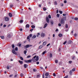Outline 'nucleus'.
Listing matches in <instances>:
<instances>
[{
    "label": "nucleus",
    "instance_id": "f257e3e1",
    "mask_svg": "<svg viewBox=\"0 0 78 78\" xmlns=\"http://www.w3.org/2000/svg\"><path fill=\"white\" fill-rule=\"evenodd\" d=\"M65 20H66V16L63 17L61 19L60 23H61V24L64 23L65 22Z\"/></svg>",
    "mask_w": 78,
    "mask_h": 78
},
{
    "label": "nucleus",
    "instance_id": "f03ea898",
    "mask_svg": "<svg viewBox=\"0 0 78 78\" xmlns=\"http://www.w3.org/2000/svg\"><path fill=\"white\" fill-rule=\"evenodd\" d=\"M32 46H33V45H31L27 44L26 46H24V47H25L26 48H29L30 47H31Z\"/></svg>",
    "mask_w": 78,
    "mask_h": 78
},
{
    "label": "nucleus",
    "instance_id": "7ed1b4c3",
    "mask_svg": "<svg viewBox=\"0 0 78 78\" xmlns=\"http://www.w3.org/2000/svg\"><path fill=\"white\" fill-rule=\"evenodd\" d=\"M32 61L31 60H25L24 62L26 63H28V62H31Z\"/></svg>",
    "mask_w": 78,
    "mask_h": 78
},
{
    "label": "nucleus",
    "instance_id": "20e7f679",
    "mask_svg": "<svg viewBox=\"0 0 78 78\" xmlns=\"http://www.w3.org/2000/svg\"><path fill=\"white\" fill-rule=\"evenodd\" d=\"M12 53H13V54H15V55H17V53L16 52V51H15V50L14 49H13L12 50Z\"/></svg>",
    "mask_w": 78,
    "mask_h": 78
},
{
    "label": "nucleus",
    "instance_id": "39448f33",
    "mask_svg": "<svg viewBox=\"0 0 78 78\" xmlns=\"http://www.w3.org/2000/svg\"><path fill=\"white\" fill-rule=\"evenodd\" d=\"M46 20L47 23H49V19L48 16L46 17Z\"/></svg>",
    "mask_w": 78,
    "mask_h": 78
},
{
    "label": "nucleus",
    "instance_id": "423d86ee",
    "mask_svg": "<svg viewBox=\"0 0 78 78\" xmlns=\"http://www.w3.org/2000/svg\"><path fill=\"white\" fill-rule=\"evenodd\" d=\"M45 34L43 33H42L41 34V37H45Z\"/></svg>",
    "mask_w": 78,
    "mask_h": 78
},
{
    "label": "nucleus",
    "instance_id": "0eeeda50",
    "mask_svg": "<svg viewBox=\"0 0 78 78\" xmlns=\"http://www.w3.org/2000/svg\"><path fill=\"white\" fill-rule=\"evenodd\" d=\"M9 18L8 17H6L5 18V21H9Z\"/></svg>",
    "mask_w": 78,
    "mask_h": 78
},
{
    "label": "nucleus",
    "instance_id": "6e6552de",
    "mask_svg": "<svg viewBox=\"0 0 78 78\" xmlns=\"http://www.w3.org/2000/svg\"><path fill=\"white\" fill-rule=\"evenodd\" d=\"M33 20H34V21H36V20H37V18H36V17H34Z\"/></svg>",
    "mask_w": 78,
    "mask_h": 78
},
{
    "label": "nucleus",
    "instance_id": "1a4fd4ad",
    "mask_svg": "<svg viewBox=\"0 0 78 78\" xmlns=\"http://www.w3.org/2000/svg\"><path fill=\"white\" fill-rule=\"evenodd\" d=\"M45 76H48V75H49V73H46L45 74Z\"/></svg>",
    "mask_w": 78,
    "mask_h": 78
},
{
    "label": "nucleus",
    "instance_id": "9d476101",
    "mask_svg": "<svg viewBox=\"0 0 78 78\" xmlns=\"http://www.w3.org/2000/svg\"><path fill=\"white\" fill-rule=\"evenodd\" d=\"M9 17H11L12 16V14L11 13H9Z\"/></svg>",
    "mask_w": 78,
    "mask_h": 78
},
{
    "label": "nucleus",
    "instance_id": "9b49d317",
    "mask_svg": "<svg viewBox=\"0 0 78 78\" xmlns=\"http://www.w3.org/2000/svg\"><path fill=\"white\" fill-rule=\"evenodd\" d=\"M19 62L20 63V64H23V61H22L19 60Z\"/></svg>",
    "mask_w": 78,
    "mask_h": 78
},
{
    "label": "nucleus",
    "instance_id": "f8f14e48",
    "mask_svg": "<svg viewBox=\"0 0 78 78\" xmlns=\"http://www.w3.org/2000/svg\"><path fill=\"white\" fill-rule=\"evenodd\" d=\"M46 44L47 42L45 41H44L43 43V45H44H44H46Z\"/></svg>",
    "mask_w": 78,
    "mask_h": 78
},
{
    "label": "nucleus",
    "instance_id": "ddd939ff",
    "mask_svg": "<svg viewBox=\"0 0 78 78\" xmlns=\"http://www.w3.org/2000/svg\"><path fill=\"white\" fill-rule=\"evenodd\" d=\"M26 28H29L30 27V25L28 24H27L26 25Z\"/></svg>",
    "mask_w": 78,
    "mask_h": 78
},
{
    "label": "nucleus",
    "instance_id": "4468645a",
    "mask_svg": "<svg viewBox=\"0 0 78 78\" xmlns=\"http://www.w3.org/2000/svg\"><path fill=\"white\" fill-rule=\"evenodd\" d=\"M7 37L9 38L11 37V34H7Z\"/></svg>",
    "mask_w": 78,
    "mask_h": 78
},
{
    "label": "nucleus",
    "instance_id": "2eb2a0df",
    "mask_svg": "<svg viewBox=\"0 0 78 78\" xmlns=\"http://www.w3.org/2000/svg\"><path fill=\"white\" fill-rule=\"evenodd\" d=\"M48 25V24H47V23H46L44 25V28H45V27H47V26Z\"/></svg>",
    "mask_w": 78,
    "mask_h": 78
},
{
    "label": "nucleus",
    "instance_id": "dca6fc26",
    "mask_svg": "<svg viewBox=\"0 0 78 78\" xmlns=\"http://www.w3.org/2000/svg\"><path fill=\"white\" fill-rule=\"evenodd\" d=\"M58 36L59 37H62V34H59L58 35Z\"/></svg>",
    "mask_w": 78,
    "mask_h": 78
},
{
    "label": "nucleus",
    "instance_id": "f3484780",
    "mask_svg": "<svg viewBox=\"0 0 78 78\" xmlns=\"http://www.w3.org/2000/svg\"><path fill=\"white\" fill-rule=\"evenodd\" d=\"M36 35H33V36L32 37V38H33V39H34L36 38Z\"/></svg>",
    "mask_w": 78,
    "mask_h": 78
},
{
    "label": "nucleus",
    "instance_id": "a211bd4d",
    "mask_svg": "<svg viewBox=\"0 0 78 78\" xmlns=\"http://www.w3.org/2000/svg\"><path fill=\"white\" fill-rule=\"evenodd\" d=\"M27 64H25L24 65V67L26 69L27 68Z\"/></svg>",
    "mask_w": 78,
    "mask_h": 78
},
{
    "label": "nucleus",
    "instance_id": "6ab92c4d",
    "mask_svg": "<svg viewBox=\"0 0 78 78\" xmlns=\"http://www.w3.org/2000/svg\"><path fill=\"white\" fill-rule=\"evenodd\" d=\"M36 61H37L39 60V56H37V57H36Z\"/></svg>",
    "mask_w": 78,
    "mask_h": 78
},
{
    "label": "nucleus",
    "instance_id": "aec40b11",
    "mask_svg": "<svg viewBox=\"0 0 78 78\" xmlns=\"http://www.w3.org/2000/svg\"><path fill=\"white\" fill-rule=\"evenodd\" d=\"M0 37L2 39H5V37L3 36H0Z\"/></svg>",
    "mask_w": 78,
    "mask_h": 78
},
{
    "label": "nucleus",
    "instance_id": "412c9836",
    "mask_svg": "<svg viewBox=\"0 0 78 78\" xmlns=\"http://www.w3.org/2000/svg\"><path fill=\"white\" fill-rule=\"evenodd\" d=\"M73 72H75V68H73L71 70Z\"/></svg>",
    "mask_w": 78,
    "mask_h": 78
},
{
    "label": "nucleus",
    "instance_id": "4be33fe9",
    "mask_svg": "<svg viewBox=\"0 0 78 78\" xmlns=\"http://www.w3.org/2000/svg\"><path fill=\"white\" fill-rule=\"evenodd\" d=\"M47 52V51L45 50L42 53V55H44L45 53Z\"/></svg>",
    "mask_w": 78,
    "mask_h": 78
},
{
    "label": "nucleus",
    "instance_id": "5701e85b",
    "mask_svg": "<svg viewBox=\"0 0 78 78\" xmlns=\"http://www.w3.org/2000/svg\"><path fill=\"white\" fill-rule=\"evenodd\" d=\"M72 72L73 71H72V70H71L69 72V74L71 75H72Z\"/></svg>",
    "mask_w": 78,
    "mask_h": 78
},
{
    "label": "nucleus",
    "instance_id": "b1692460",
    "mask_svg": "<svg viewBox=\"0 0 78 78\" xmlns=\"http://www.w3.org/2000/svg\"><path fill=\"white\" fill-rule=\"evenodd\" d=\"M15 46H14V44H12V48H14Z\"/></svg>",
    "mask_w": 78,
    "mask_h": 78
},
{
    "label": "nucleus",
    "instance_id": "393cba45",
    "mask_svg": "<svg viewBox=\"0 0 78 78\" xmlns=\"http://www.w3.org/2000/svg\"><path fill=\"white\" fill-rule=\"evenodd\" d=\"M65 27L66 28H68V25L67 24H66L65 25Z\"/></svg>",
    "mask_w": 78,
    "mask_h": 78
},
{
    "label": "nucleus",
    "instance_id": "a878e982",
    "mask_svg": "<svg viewBox=\"0 0 78 78\" xmlns=\"http://www.w3.org/2000/svg\"><path fill=\"white\" fill-rule=\"evenodd\" d=\"M42 48V45H41L39 47V48L40 49H41Z\"/></svg>",
    "mask_w": 78,
    "mask_h": 78
},
{
    "label": "nucleus",
    "instance_id": "bb28decb",
    "mask_svg": "<svg viewBox=\"0 0 78 78\" xmlns=\"http://www.w3.org/2000/svg\"><path fill=\"white\" fill-rule=\"evenodd\" d=\"M31 27L32 28H35V26L34 25L31 26Z\"/></svg>",
    "mask_w": 78,
    "mask_h": 78
},
{
    "label": "nucleus",
    "instance_id": "cd10ccee",
    "mask_svg": "<svg viewBox=\"0 0 78 78\" xmlns=\"http://www.w3.org/2000/svg\"><path fill=\"white\" fill-rule=\"evenodd\" d=\"M37 71V70H36V69H33V71L34 72H36Z\"/></svg>",
    "mask_w": 78,
    "mask_h": 78
},
{
    "label": "nucleus",
    "instance_id": "c85d7f7f",
    "mask_svg": "<svg viewBox=\"0 0 78 78\" xmlns=\"http://www.w3.org/2000/svg\"><path fill=\"white\" fill-rule=\"evenodd\" d=\"M40 76H41L39 75H38L37 76V78H40Z\"/></svg>",
    "mask_w": 78,
    "mask_h": 78
},
{
    "label": "nucleus",
    "instance_id": "c756f323",
    "mask_svg": "<svg viewBox=\"0 0 78 78\" xmlns=\"http://www.w3.org/2000/svg\"><path fill=\"white\" fill-rule=\"evenodd\" d=\"M20 59L21 60H22V61H23V58H22V57L20 56Z\"/></svg>",
    "mask_w": 78,
    "mask_h": 78
},
{
    "label": "nucleus",
    "instance_id": "7c9ffc66",
    "mask_svg": "<svg viewBox=\"0 0 78 78\" xmlns=\"http://www.w3.org/2000/svg\"><path fill=\"white\" fill-rule=\"evenodd\" d=\"M33 62H36V59H33Z\"/></svg>",
    "mask_w": 78,
    "mask_h": 78
},
{
    "label": "nucleus",
    "instance_id": "2f4dec72",
    "mask_svg": "<svg viewBox=\"0 0 78 78\" xmlns=\"http://www.w3.org/2000/svg\"><path fill=\"white\" fill-rule=\"evenodd\" d=\"M15 51H17L18 50V48L17 47H16L15 48Z\"/></svg>",
    "mask_w": 78,
    "mask_h": 78
},
{
    "label": "nucleus",
    "instance_id": "473e14b6",
    "mask_svg": "<svg viewBox=\"0 0 78 78\" xmlns=\"http://www.w3.org/2000/svg\"><path fill=\"white\" fill-rule=\"evenodd\" d=\"M60 6H64V4H63V3H60Z\"/></svg>",
    "mask_w": 78,
    "mask_h": 78
},
{
    "label": "nucleus",
    "instance_id": "72a5a7b5",
    "mask_svg": "<svg viewBox=\"0 0 78 78\" xmlns=\"http://www.w3.org/2000/svg\"><path fill=\"white\" fill-rule=\"evenodd\" d=\"M48 17L49 19H51V15H50L48 16Z\"/></svg>",
    "mask_w": 78,
    "mask_h": 78
},
{
    "label": "nucleus",
    "instance_id": "f704fd0d",
    "mask_svg": "<svg viewBox=\"0 0 78 78\" xmlns=\"http://www.w3.org/2000/svg\"><path fill=\"white\" fill-rule=\"evenodd\" d=\"M39 35H40V33H38L37 35V37H39Z\"/></svg>",
    "mask_w": 78,
    "mask_h": 78
},
{
    "label": "nucleus",
    "instance_id": "c9c22d12",
    "mask_svg": "<svg viewBox=\"0 0 78 78\" xmlns=\"http://www.w3.org/2000/svg\"><path fill=\"white\" fill-rule=\"evenodd\" d=\"M27 51H24V54H25V55L26 54V53H27Z\"/></svg>",
    "mask_w": 78,
    "mask_h": 78
},
{
    "label": "nucleus",
    "instance_id": "e433bc0d",
    "mask_svg": "<svg viewBox=\"0 0 78 78\" xmlns=\"http://www.w3.org/2000/svg\"><path fill=\"white\" fill-rule=\"evenodd\" d=\"M75 56H73L72 57V59H75Z\"/></svg>",
    "mask_w": 78,
    "mask_h": 78
},
{
    "label": "nucleus",
    "instance_id": "4c0bfd02",
    "mask_svg": "<svg viewBox=\"0 0 78 78\" xmlns=\"http://www.w3.org/2000/svg\"><path fill=\"white\" fill-rule=\"evenodd\" d=\"M54 4L55 5H57V2H56V1H55L54 2Z\"/></svg>",
    "mask_w": 78,
    "mask_h": 78
},
{
    "label": "nucleus",
    "instance_id": "58836bf2",
    "mask_svg": "<svg viewBox=\"0 0 78 78\" xmlns=\"http://www.w3.org/2000/svg\"><path fill=\"white\" fill-rule=\"evenodd\" d=\"M20 76H21L22 77L23 76V74L22 73H21Z\"/></svg>",
    "mask_w": 78,
    "mask_h": 78
},
{
    "label": "nucleus",
    "instance_id": "ea45409f",
    "mask_svg": "<svg viewBox=\"0 0 78 78\" xmlns=\"http://www.w3.org/2000/svg\"><path fill=\"white\" fill-rule=\"evenodd\" d=\"M59 12L60 14H62V11H59Z\"/></svg>",
    "mask_w": 78,
    "mask_h": 78
},
{
    "label": "nucleus",
    "instance_id": "a19ab883",
    "mask_svg": "<svg viewBox=\"0 0 78 78\" xmlns=\"http://www.w3.org/2000/svg\"><path fill=\"white\" fill-rule=\"evenodd\" d=\"M43 9L44 11H46V10H47V9H46L45 7L43 8Z\"/></svg>",
    "mask_w": 78,
    "mask_h": 78
},
{
    "label": "nucleus",
    "instance_id": "79ce46f5",
    "mask_svg": "<svg viewBox=\"0 0 78 78\" xmlns=\"http://www.w3.org/2000/svg\"><path fill=\"white\" fill-rule=\"evenodd\" d=\"M55 63H57L58 62V60H55Z\"/></svg>",
    "mask_w": 78,
    "mask_h": 78
},
{
    "label": "nucleus",
    "instance_id": "37998d69",
    "mask_svg": "<svg viewBox=\"0 0 78 78\" xmlns=\"http://www.w3.org/2000/svg\"><path fill=\"white\" fill-rule=\"evenodd\" d=\"M36 56H37L35 55L33 58H32V59H35V58H36Z\"/></svg>",
    "mask_w": 78,
    "mask_h": 78
},
{
    "label": "nucleus",
    "instance_id": "c03bdc74",
    "mask_svg": "<svg viewBox=\"0 0 78 78\" xmlns=\"http://www.w3.org/2000/svg\"><path fill=\"white\" fill-rule=\"evenodd\" d=\"M23 22V20H21L20 21V23H22Z\"/></svg>",
    "mask_w": 78,
    "mask_h": 78
},
{
    "label": "nucleus",
    "instance_id": "a18cd8bd",
    "mask_svg": "<svg viewBox=\"0 0 78 78\" xmlns=\"http://www.w3.org/2000/svg\"><path fill=\"white\" fill-rule=\"evenodd\" d=\"M57 17H59V15L58 14H57Z\"/></svg>",
    "mask_w": 78,
    "mask_h": 78
},
{
    "label": "nucleus",
    "instance_id": "49530a36",
    "mask_svg": "<svg viewBox=\"0 0 78 78\" xmlns=\"http://www.w3.org/2000/svg\"><path fill=\"white\" fill-rule=\"evenodd\" d=\"M66 43H67V41H66L64 42L63 44V45H65V44H66Z\"/></svg>",
    "mask_w": 78,
    "mask_h": 78
},
{
    "label": "nucleus",
    "instance_id": "de8ad7c7",
    "mask_svg": "<svg viewBox=\"0 0 78 78\" xmlns=\"http://www.w3.org/2000/svg\"><path fill=\"white\" fill-rule=\"evenodd\" d=\"M75 20H78V18L77 17H76L74 18Z\"/></svg>",
    "mask_w": 78,
    "mask_h": 78
},
{
    "label": "nucleus",
    "instance_id": "09e8293b",
    "mask_svg": "<svg viewBox=\"0 0 78 78\" xmlns=\"http://www.w3.org/2000/svg\"><path fill=\"white\" fill-rule=\"evenodd\" d=\"M31 57V55H28L27 58H30Z\"/></svg>",
    "mask_w": 78,
    "mask_h": 78
},
{
    "label": "nucleus",
    "instance_id": "8fccbe9b",
    "mask_svg": "<svg viewBox=\"0 0 78 78\" xmlns=\"http://www.w3.org/2000/svg\"><path fill=\"white\" fill-rule=\"evenodd\" d=\"M36 64H37V65H38V64H39V62H36Z\"/></svg>",
    "mask_w": 78,
    "mask_h": 78
},
{
    "label": "nucleus",
    "instance_id": "3c124183",
    "mask_svg": "<svg viewBox=\"0 0 78 78\" xmlns=\"http://www.w3.org/2000/svg\"><path fill=\"white\" fill-rule=\"evenodd\" d=\"M10 8H12V7H13V5H11L10 6Z\"/></svg>",
    "mask_w": 78,
    "mask_h": 78
},
{
    "label": "nucleus",
    "instance_id": "603ef678",
    "mask_svg": "<svg viewBox=\"0 0 78 78\" xmlns=\"http://www.w3.org/2000/svg\"><path fill=\"white\" fill-rule=\"evenodd\" d=\"M13 76V74L10 75L9 76V77H12V76Z\"/></svg>",
    "mask_w": 78,
    "mask_h": 78
},
{
    "label": "nucleus",
    "instance_id": "864d4df0",
    "mask_svg": "<svg viewBox=\"0 0 78 78\" xmlns=\"http://www.w3.org/2000/svg\"><path fill=\"white\" fill-rule=\"evenodd\" d=\"M68 78V75L64 77V78Z\"/></svg>",
    "mask_w": 78,
    "mask_h": 78
},
{
    "label": "nucleus",
    "instance_id": "5fc2aeb1",
    "mask_svg": "<svg viewBox=\"0 0 78 78\" xmlns=\"http://www.w3.org/2000/svg\"><path fill=\"white\" fill-rule=\"evenodd\" d=\"M50 57L51 58V57H52V54L50 53Z\"/></svg>",
    "mask_w": 78,
    "mask_h": 78
},
{
    "label": "nucleus",
    "instance_id": "6e6d98bb",
    "mask_svg": "<svg viewBox=\"0 0 78 78\" xmlns=\"http://www.w3.org/2000/svg\"><path fill=\"white\" fill-rule=\"evenodd\" d=\"M58 26L59 27H61V23H59L58 24Z\"/></svg>",
    "mask_w": 78,
    "mask_h": 78
},
{
    "label": "nucleus",
    "instance_id": "4d7b16f0",
    "mask_svg": "<svg viewBox=\"0 0 78 78\" xmlns=\"http://www.w3.org/2000/svg\"><path fill=\"white\" fill-rule=\"evenodd\" d=\"M51 25H53V22L51 21Z\"/></svg>",
    "mask_w": 78,
    "mask_h": 78
},
{
    "label": "nucleus",
    "instance_id": "13d9d810",
    "mask_svg": "<svg viewBox=\"0 0 78 78\" xmlns=\"http://www.w3.org/2000/svg\"><path fill=\"white\" fill-rule=\"evenodd\" d=\"M74 36H75V37H76V36H77V34H75L74 35Z\"/></svg>",
    "mask_w": 78,
    "mask_h": 78
},
{
    "label": "nucleus",
    "instance_id": "bf43d9fd",
    "mask_svg": "<svg viewBox=\"0 0 78 78\" xmlns=\"http://www.w3.org/2000/svg\"><path fill=\"white\" fill-rule=\"evenodd\" d=\"M20 31H22L23 30V29H22V28H21L20 29Z\"/></svg>",
    "mask_w": 78,
    "mask_h": 78
},
{
    "label": "nucleus",
    "instance_id": "052dcab7",
    "mask_svg": "<svg viewBox=\"0 0 78 78\" xmlns=\"http://www.w3.org/2000/svg\"><path fill=\"white\" fill-rule=\"evenodd\" d=\"M53 75L54 76H56V73H54V74H53Z\"/></svg>",
    "mask_w": 78,
    "mask_h": 78
},
{
    "label": "nucleus",
    "instance_id": "680f3d73",
    "mask_svg": "<svg viewBox=\"0 0 78 78\" xmlns=\"http://www.w3.org/2000/svg\"><path fill=\"white\" fill-rule=\"evenodd\" d=\"M22 45L21 44H19V45L20 47H21V45Z\"/></svg>",
    "mask_w": 78,
    "mask_h": 78
},
{
    "label": "nucleus",
    "instance_id": "e2e57ef3",
    "mask_svg": "<svg viewBox=\"0 0 78 78\" xmlns=\"http://www.w3.org/2000/svg\"><path fill=\"white\" fill-rule=\"evenodd\" d=\"M29 36L30 37H32V34H30L29 35Z\"/></svg>",
    "mask_w": 78,
    "mask_h": 78
},
{
    "label": "nucleus",
    "instance_id": "0e129e2a",
    "mask_svg": "<svg viewBox=\"0 0 78 78\" xmlns=\"http://www.w3.org/2000/svg\"><path fill=\"white\" fill-rule=\"evenodd\" d=\"M27 39H30V36H28L27 37Z\"/></svg>",
    "mask_w": 78,
    "mask_h": 78
},
{
    "label": "nucleus",
    "instance_id": "69168bd1",
    "mask_svg": "<svg viewBox=\"0 0 78 78\" xmlns=\"http://www.w3.org/2000/svg\"><path fill=\"white\" fill-rule=\"evenodd\" d=\"M64 3H67V1L66 0H65L64 1Z\"/></svg>",
    "mask_w": 78,
    "mask_h": 78
},
{
    "label": "nucleus",
    "instance_id": "338daca9",
    "mask_svg": "<svg viewBox=\"0 0 78 78\" xmlns=\"http://www.w3.org/2000/svg\"><path fill=\"white\" fill-rule=\"evenodd\" d=\"M42 78H44V73L43 74Z\"/></svg>",
    "mask_w": 78,
    "mask_h": 78
},
{
    "label": "nucleus",
    "instance_id": "774afa93",
    "mask_svg": "<svg viewBox=\"0 0 78 78\" xmlns=\"http://www.w3.org/2000/svg\"><path fill=\"white\" fill-rule=\"evenodd\" d=\"M38 6L40 7V8L41 7V5H39Z\"/></svg>",
    "mask_w": 78,
    "mask_h": 78
}]
</instances>
